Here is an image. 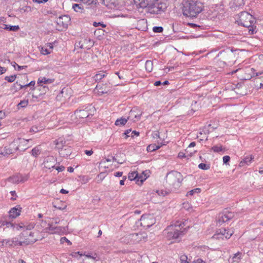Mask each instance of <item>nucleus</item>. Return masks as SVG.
Wrapping results in <instances>:
<instances>
[{
  "mask_svg": "<svg viewBox=\"0 0 263 263\" xmlns=\"http://www.w3.org/2000/svg\"><path fill=\"white\" fill-rule=\"evenodd\" d=\"M182 9L184 15L196 17L203 10V5L198 1H186L183 3Z\"/></svg>",
  "mask_w": 263,
  "mask_h": 263,
  "instance_id": "obj_1",
  "label": "nucleus"
},
{
  "mask_svg": "<svg viewBox=\"0 0 263 263\" xmlns=\"http://www.w3.org/2000/svg\"><path fill=\"white\" fill-rule=\"evenodd\" d=\"M183 176L177 171H172L165 177V186L172 191H177L181 185Z\"/></svg>",
  "mask_w": 263,
  "mask_h": 263,
  "instance_id": "obj_2",
  "label": "nucleus"
},
{
  "mask_svg": "<svg viewBox=\"0 0 263 263\" xmlns=\"http://www.w3.org/2000/svg\"><path fill=\"white\" fill-rule=\"evenodd\" d=\"M182 225L184 226V223H179L176 222L175 224L171 225L167 227L165 231H167L166 237L170 240H175L178 238L181 235H183L182 231Z\"/></svg>",
  "mask_w": 263,
  "mask_h": 263,
  "instance_id": "obj_3",
  "label": "nucleus"
},
{
  "mask_svg": "<svg viewBox=\"0 0 263 263\" xmlns=\"http://www.w3.org/2000/svg\"><path fill=\"white\" fill-rule=\"evenodd\" d=\"M150 4L145 9L148 13L153 14H161L167 8V5L163 0H156Z\"/></svg>",
  "mask_w": 263,
  "mask_h": 263,
  "instance_id": "obj_4",
  "label": "nucleus"
},
{
  "mask_svg": "<svg viewBox=\"0 0 263 263\" xmlns=\"http://www.w3.org/2000/svg\"><path fill=\"white\" fill-rule=\"evenodd\" d=\"M36 241L35 239L25 238L24 241H18L17 238H13L12 239H4L1 242L2 246L4 247H14L17 245L23 246L33 243Z\"/></svg>",
  "mask_w": 263,
  "mask_h": 263,
  "instance_id": "obj_5",
  "label": "nucleus"
},
{
  "mask_svg": "<svg viewBox=\"0 0 263 263\" xmlns=\"http://www.w3.org/2000/svg\"><path fill=\"white\" fill-rule=\"evenodd\" d=\"M255 22V18L249 13L243 11L239 14V19L238 21V24L246 28H249Z\"/></svg>",
  "mask_w": 263,
  "mask_h": 263,
  "instance_id": "obj_6",
  "label": "nucleus"
},
{
  "mask_svg": "<svg viewBox=\"0 0 263 263\" xmlns=\"http://www.w3.org/2000/svg\"><path fill=\"white\" fill-rule=\"evenodd\" d=\"M95 111V107L90 105L86 107L85 109L76 110L74 115L77 118L80 120V122H81L85 119L88 118L90 116H92Z\"/></svg>",
  "mask_w": 263,
  "mask_h": 263,
  "instance_id": "obj_7",
  "label": "nucleus"
},
{
  "mask_svg": "<svg viewBox=\"0 0 263 263\" xmlns=\"http://www.w3.org/2000/svg\"><path fill=\"white\" fill-rule=\"evenodd\" d=\"M234 233V231L232 230H227L224 228H221L217 230L215 234L213 236V238L216 239L220 238L223 239L224 237L226 239H229L231 236Z\"/></svg>",
  "mask_w": 263,
  "mask_h": 263,
  "instance_id": "obj_8",
  "label": "nucleus"
},
{
  "mask_svg": "<svg viewBox=\"0 0 263 263\" xmlns=\"http://www.w3.org/2000/svg\"><path fill=\"white\" fill-rule=\"evenodd\" d=\"M155 222V219L151 215H143L140 218V225L144 229L149 228Z\"/></svg>",
  "mask_w": 263,
  "mask_h": 263,
  "instance_id": "obj_9",
  "label": "nucleus"
},
{
  "mask_svg": "<svg viewBox=\"0 0 263 263\" xmlns=\"http://www.w3.org/2000/svg\"><path fill=\"white\" fill-rule=\"evenodd\" d=\"M29 141V140H26L23 138H17L15 140L8 146L12 149V152L14 153L15 152L19 149V147L21 145H24Z\"/></svg>",
  "mask_w": 263,
  "mask_h": 263,
  "instance_id": "obj_10",
  "label": "nucleus"
},
{
  "mask_svg": "<svg viewBox=\"0 0 263 263\" xmlns=\"http://www.w3.org/2000/svg\"><path fill=\"white\" fill-rule=\"evenodd\" d=\"M54 79H47L45 77H40L37 80V84H39V86L37 87H39V89L40 90H42V92L43 93H45L47 90H48V88L46 86H43L42 84H50L53 82Z\"/></svg>",
  "mask_w": 263,
  "mask_h": 263,
  "instance_id": "obj_11",
  "label": "nucleus"
},
{
  "mask_svg": "<svg viewBox=\"0 0 263 263\" xmlns=\"http://www.w3.org/2000/svg\"><path fill=\"white\" fill-rule=\"evenodd\" d=\"M55 158L53 156H49L45 158L43 165L44 167L49 170L51 168H54L55 167Z\"/></svg>",
  "mask_w": 263,
  "mask_h": 263,
  "instance_id": "obj_12",
  "label": "nucleus"
},
{
  "mask_svg": "<svg viewBox=\"0 0 263 263\" xmlns=\"http://www.w3.org/2000/svg\"><path fill=\"white\" fill-rule=\"evenodd\" d=\"M233 216L232 213L229 212L228 213H222L220 214L218 216V219L217 220V223L219 224L226 222L230 220Z\"/></svg>",
  "mask_w": 263,
  "mask_h": 263,
  "instance_id": "obj_13",
  "label": "nucleus"
},
{
  "mask_svg": "<svg viewBox=\"0 0 263 263\" xmlns=\"http://www.w3.org/2000/svg\"><path fill=\"white\" fill-rule=\"evenodd\" d=\"M70 21V18L69 16L63 15L57 18V23L59 25L62 26L63 28H66Z\"/></svg>",
  "mask_w": 263,
  "mask_h": 263,
  "instance_id": "obj_14",
  "label": "nucleus"
},
{
  "mask_svg": "<svg viewBox=\"0 0 263 263\" xmlns=\"http://www.w3.org/2000/svg\"><path fill=\"white\" fill-rule=\"evenodd\" d=\"M93 44L90 39H83L78 43V47L82 49H89Z\"/></svg>",
  "mask_w": 263,
  "mask_h": 263,
  "instance_id": "obj_15",
  "label": "nucleus"
},
{
  "mask_svg": "<svg viewBox=\"0 0 263 263\" xmlns=\"http://www.w3.org/2000/svg\"><path fill=\"white\" fill-rule=\"evenodd\" d=\"M34 223H31L29 224H25L24 223H21L18 225V227H17V229L19 230L20 229H25L26 231H24L20 235V237H26L28 234L27 230H31L33 229L34 227Z\"/></svg>",
  "mask_w": 263,
  "mask_h": 263,
  "instance_id": "obj_16",
  "label": "nucleus"
},
{
  "mask_svg": "<svg viewBox=\"0 0 263 263\" xmlns=\"http://www.w3.org/2000/svg\"><path fill=\"white\" fill-rule=\"evenodd\" d=\"M218 55L221 56L225 60L229 61L233 58L234 54L232 50L227 49L219 52Z\"/></svg>",
  "mask_w": 263,
  "mask_h": 263,
  "instance_id": "obj_17",
  "label": "nucleus"
},
{
  "mask_svg": "<svg viewBox=\"0 0 263 263\" xmlns=\"http://www.w3.org/2000/svg\"><path fill=\"white\" fill-rule=\"evenodd\" d=\"M60 155L62 157H67L72 153V149L70 146H67L61 151H59Z\"/></svg>",
  "mask_w": 263,
  "mask_h": 263,
  "instance_id": "obj_18",
  "label": "nucleus"
},
{
  "mask_svg": "<svg viewBox=\"0 0 263 263\" xmlns=\"http://www.w3.org/2000/svg\"><path fill=\"white\" fill-rule=\"evenodd\" d=\"M56 148L59 150V151H61L62 150L65 146H67L66 145V141L64 140L62 138H59L54 141Z\"/></svg>",
  "mask_w": 263,
  "mask_h": 263,
  "instance_id": "obj_19",
  "label": "nucleus"
},
{
  "mask_svg": "<svg viewBox=\"0 0 263 263\" xmlns=\"http://www.w3.org/2000/svg\"><path fill=\"white\" fill-rule=\"evenodd\" d=\"M131 116H134L135 119L139 120L142 114L141 111L138 107H134L130 112Z\"/></svg>",
  "mask_w": 263,
  "mask_h": 263,
  "instance_id": "obj_20",
  "label": "nucleus"
},
{
  "mask_svg": "<svg viewBox=\"0 0 263 263\" xmlns=\"http://www.w3.org/2000/svg\"><path fill=\"white\" fill-rule=\"evenodd\" d=\"M60 222V219L58 218H55L52 219V221L51 223L49 224V229L51 230H55L57 232L60 230V227H55L53 226V224H58Z\"/></svg>",
  "mask_w": 263,
  "mask_h": 263,
  "instance_id": "obj_21",
  "label": "nucleus"
},
{
  "mask_svg": "<svg viewBox=\"0 0 263 263\" xmlns=\"http://www.w3.org/2000/svg\"><path fill=\"white\" fill-rule=\"evenodd\" d=\"M21 210L17 208H13L11 209L9 212L10 217L12 218H16L17 216L20 215Z\"/></svg>",
  "mask_w": 263,
  "mask_h": 263,
  "instance_id": "obj_22",
  "label": "nucleus"
},
{
  "mask_svg": "<svg viewBox=\"0 0 263 263\" xmlns=\"http://www.w3.org/2000/svg\"><path fill=\"white\" fill-rule=\"evenodd\" d=\"M133 237L138 241H142V239H146L147 238V235L143 233H135L133 235Z\"/></svg>",
  "mask_w": 263,
  "mask_h": 263,
  "instance_id": "obj_23",
  "label": "nucleus"
},
{
  "mask_svg": "<svg viewBox=\"0 0 263 263\" xmlns=\"http://www.w3.org/2000/svg\"><path fill=\"white\" fill-rule=\"evenodd\" d=\"M252 159H253V158H252V156L245 157L240 162L239 166H244L245 164L249 165L251 163Z\"/></svg>",
  "mask_w": 263,
  "mask_h": 263,
  "instance_id": "obj_24",
  "label": "nucleus"
},
{
  "mask_svg": "<svg viewBox=\"0 0 263 263\" xmlns=\"http://www.w3.org/2000/svg\"><path fill=\"white\" fill-rule=\"evenodd\" d=\"M3 26H4V28H3L4 29L9 31H17L20 29V27L18 25L10 26L6 24H3Z\"/></svg>",
  "mask_w": 263,
  "mask_h": 263,
  "instance_id": "obj_25",
  "label": "nucleus"
},
{
  "mask_svg": "<svg viewBox=\"0 0 263 263\" xmlns=\"http://www.w3.org/2000/svg\"><path fill=\"white\" fill-rule=\"evenodd\" d=\"M147 178V174L145 173V172H143L142 174L141 175H138V178L137 180V183L139 184L140 183L139 182H140V184H141Z\"/></svg>",
  "mask_w": 263,
  "mask_h": 263,
  "instance_id": "obj_26",
  "label": "nucleus"
},
{
  "mask_svg": "<svg viewBox=\"0 0 263 263\" xmlns=\"http://www.w3.org/2000/svg\"><path fill=\"white\" fill-rule=\"evenodd\" d=\"M72 9L77 12L82 13L84 11V7L81 4H74L72 5Z\"/></svg>",
  "mask_w": 263,
  "mask_h": 263,
  "instance_id": "obj_27",
  "label": "nucleus"
},
{
  "mask_svg": "<svg viewBox=\"0 0 263 263\" xmlns=\"http://www.w3.org/2000/svg\"><path fill=\"white\" fill-rule=\"evenodd\" d=\"M41 151V149L40 146H37L32 149L31 155L33 156L36 157L40 154Z\"/></svg>",
  "mask_w": 263,
  "mask_h": 263,
  "instance_id": "obj_28",
  "label": "nucleus"
},
{
  "mask_svg": "<svg viewBox=\"0 0 263 263\" xmlns=\"http://www.w3.org/2000/svg\"><path fill=\"white\" fill-rule=\"evenodd\" d=\"M127 119H125L124 118H121L120 119H118L115 122V125L117 126H121L125 125L128 120Z\"/></svg>",
  "mask_w": 263,
  "mask_h": 263,
  "instance_id": "obj_29",
  "label": "nucleus"
},
{
  "mask_svg": "<svg viewBox=\"0 0 263 263\" xmlns=\"http://www.w3.org/2000/svg\"><path fill=\"white\" fill-rule=\"evenodd\" d=\"M8 181L13 183H17L20 181V176L15 175L9 177L7 179Z\"/></svg>",
  "mask_w": 263,
  "mask_h": 263,
  "instance_id": "obj_30",
  "label": "nucleus"
},
{
  "mask_svg": "<svg viewBox=\"0 0 263 263\" xmlns=\"http://www.w3.org/2000/svg\"><path fill=\"white\" fill-rule=\"evenodd\" d=\"M160 147V146L159 145H157L156 144H152L147 147V151L149 152H152L158 149Z\"/></svg>",
  "mask_w": 263,
  "mask_h": 263,
  "instance_id": "obj_31",
  "label": "nucleus"
},
{
  "mask_svg": "<svg viewBox=\"0 0 263 263\" xmlns=\"http://www.w3.org/2000/svg\"><path fill=\"white\" fill-rule=\"evenodd\" d=\"M138 173L136 172L129 173L128 178L130 180H135L137 182Z\"/></svg>",
  "mask_w": 263,
  "mask_h": 263,
  "instance_id": "obj_32",
  "label": "nucleus"
},
{
  "mask_svg": "<svg viewBox=\"0 0 263 263\" xmlns=\"http://www.w3.org/2000/svg\"><path fill=\"white\" fill-rule=\"evenodd\" d=\"M145 69L148 72H151L153 70V62L152 61L147 60L145 63Z\"/></svg>",
  "mask_w": 263,
  "mask_h": 263,
  "instance_id": "obj_33",
  "label": "nucleus"
},
{
  "mask_svg": "<svg viewBox=\"0 0 263 263\" xmlns=\"http://www.w3.org/2000/svg\"><path fill=\"white\" fill-rule=\"evenodd\" d=\"M212 149L216 153H219L222 151H225V148H223L221 145H215L212 147Z\"/></svg>",
  "mask_w": 263,
  "mask_h": 263,
  "instance_id": "obj_34",
  "label": "nucleus"
},
{
  "mask_svg": "<svg viewBox=\"0 0 263 263\" xmlns=\"http://www.w3.org/2000/svg\"><path fill=\"white\" fill-rule=\"evenodd\" d=\"M105 77V74L104 72H101L99 73L96 74L95 77V80L96 81H100Z\"/></svg>",
  "mask_w": 263,
  "mask_h": 263,
  "instance_id": "obj_35",
  "label": "nucleus"
},
{
  "mask_svg": "<svg viewBox=\"0 0 263 263\" xmlns=\"http://www.w3.org/2000/svg\"><path fill=\"white\" fill-rule=\"evenodd\" d=\"M28 104V100H23L21 101L17 105L18 108H24L27 106Z\"/></svg>",
  "mask_w": 263,
  "mask_h": 263,
  "instance_id": "obj_36",
  "label": "nucleus"
},
{
  "mask_svg": "<svg viewBox=\"0 0 263 263\" xmlns=\"http://www.w3.org/2000/svg\"><path fill=\"white\" fill-rule=\"evenodd\" d=\"M16 78V75H11L10 76H6L5 78V80L7 81L9 83L13 82Z\"/></svg>",
  "mask_w": 263,
  "mask_h": 263,
  "instance_id": "obj_37",
  "label": "nucleus"
},
{
  "mask_svg": "<svg viewBox=\"0 0 263 263\" xmlns=\"http://www.w3.org/2000/svg\"><path fill=\"white\" fill-rule=\"evenodd\" d=\"M248 29L250 34H253L256 32V26H254V24H252V25L250 26Z\"/></svg>",
  "mask_w": 263,
  "mask_h": 263,
  "instance_id": "obj_38",
  "label": "nucleus"
},
{
  "mask_svg": "<svg viewBox=\"0 0 263 263\" xmlns=\"http://www.w3.org/2000/svg\"><path fill=\"white\" fill-rule=\"evenodd\" d=\"M52 49V47L50 46V48L48 49L46 48L42 47L41 49V52L42 54L44 55H47L49 54L51 52V49Z\"/></svg>",
  "mask_w": 263,
  "mask_h": 263,
  "instance_id": "obj_39",
  "label": "nucleus"
},
{
  "mask_svg": "<svg viewBox=\"0 0 263 263\" xmlns=\"http://www.w3.org/2000/svg\"><path fill=\"white\" fill-rule=\"evenodd\" d=\"M200 192H201V189H199V188H196L195 189L192 190L190 191L189 192H188L186 195L187 196H189V195L192 196L195 193H199Z\"/></svg>",
  "mask_w": 263,
  "mask_h": 263,
  "instance_id": "obj_40",
  "label": "nucleus"
},
{
  "mask_svg": "<svg viewBox=\"0 0 263 263\" xmlns=\"http://www.w3.org/2000/svg\"><path fill=\"white\" fill-rule=\"evenodd\" d=\"M96 89L98 90V93L99 95H103L104 93H106L107 92V91L105 89L103 90V89L102 88V87H99V85H97Z\"/></svg>",
  "mask_w": 263,
  "mask_h": 263,
  "instance_id": "obj_41",
  "label": "nucleus"
},
{
  "mask_svg": "<svg viewBox=\"0 0 263 263\" xmlns=\"http://www.w3.org/2000/svg\"><path fill=\"white\" fill-rule=\"evenodd\" d=\"M180 263H189L187 256L185 255H181L180 257Z\"/></svg>",
  "mask_w": 263,
  "mask_h": 263,
  "instance_id": "obj_42",
  "label": "nucleus"
},
{
  "mask_svg": "<svg viewBox=\"0 0 263 263\" xmlns=\"http://www.w3.org/2000/svg\"><path fill=\"white\" fill-rule=\"evenodd\" d=\"M241 255V253L238 252L237 253H235L233 257V259H234V261H238L240 259Z\"/></svg>",
  "mask_w": 263,
  "mask_h": 263,
  "instance_id": "obj_43",
  "label": "nucleus"
},
{
  "mask_svg": "<svg viewBox=\"0 0 263 263\" xmlns=\"http://www.w3.org/2000/svg\"><path fill=\"white\" fill-rule=\"evenodd\" d=\"M153 30L155 33H160L163 31V28L160 26H155L153 27Z\"/></svg>",
  "mask_w": 263,
  "mask_h": 263,
  "instance_id": "obj_44",
  "label": "nucleus"
},
{
  "mask_svg": "<svg viewBox=\"0 0 263 263\" xmlns=\"http://www.w3.org/2000/svg\"><path fill=\"white\" fill-rule=\"evenodd\" d=\"M198 167L199 168L203 170H207L210 168V166L209 165H207L206 164L203 163L199 164Z\"/></svg>",
  "mask_w": 263,
  "mask_h": 263,
  "instance_id": "obj_45",
  "label": "nucleus"
},
{
  "mask_svg": "<svg viewBox=\"0 0 263 263\" xmlns=\"http://www.w3.org/2000/svg\"><path fill=\"white\" fill-rule=\"evenodd\" d=\"M97 0H81V2H82L84 4H87L88 5H90L91 4H93L95 2V4H96Z\"/></svg>",
  "mask_w": 263,
  "mask_h": 263,
  "instance_id": "obj_46",
  "label": "nucleus"
},
{
  "mask_svg": "<svg viewBox=\"0 0 263 263\" xmlns=\"http://www.w3.org/2000/svg\"><path fill=\"white\" fill-rule=\"evenodd\" d=\"M4 149L5 151V154L7 155L8 156L11 154H13V152H12V149L10 148L9 146H5L4 147Z\"/></svg>",
  "mask_w": 263,
  "mask_h": 263,
  "instance_id": "obj_47",
  "label": "nucleus"
},
{
  "mask_svg": "<svg viewBox=\"0 0 263 263\" xmlns=\"http://www.w3.org/2000/svg\"><path fill=\"white\" fill-rule=\"evenodd\" d=\"M60 241L62 243H64V242H67L68 245H71V242L65 237H62L61 238Z\"/></svg>",
  "mask_w": 263,
  "mask_h": 263,
  "instance_id": "obj_48",
  "label": "nucleus"
},
{
  "mask_svg": "<svg viewBox=\"0 0 263 263\" xmlns=\"http://www.w3.org/2000/svg\"><path fill=\"white\" fill-rule=\"evenodd\" d=\"M230 160V157L229 156H224L223 157V162L224 164H227Z\"/></svg>",
  "mask_w": 263,
  "mask_h": 263,
  "instance_id": "obj_49",
  "label": "nucleus"
},
{
  "mask_svg": "<svg viewBox=\"0 0 263 263\" xmlns=\"http://www.w3.org/2000/svg\"><path fill=\"white\" fill-rule=\"evenodd\" d=\"M93 26L95 27H97V26H101L103 28H105L106 27V25L104 24L103 23H101V22H94L93 23Z\"/></svg>",
  "mask_w": 263,
  "mask_h": 263,
  "instance_id": "obj_50",
  "label": "nucleus"
},
{
  "mask_svg": "<svg viewBox=\"0 0 263 263\" xmlns=\"http://www.w3.org/2000/svg\"><path fill=\"white\" fill-rule=\"evenodd\" d=\"M39 131H40V129L38 128V127L36 126H32L30 129V132L36 133Z\"/></svg>",
  "mask_w": 263,
  "mask_h": 263,
  "instance_id": "obj_51",
  "label": "nucleus"
},
{
  "mask_svg": "<svg viewBox=\"0 0 263 263\" xmlns=\"http://www.w3.org/2000/svg\"><path fill=\"white\" fill-rule=\"evenodd\" d=\"M33 2L37 4H44L48 1V0H32Z\"/></svg>",
  "mask_w": 263,
  "mask_h": 263,
  "instance_id": "obj_52",
  "label": "nucleus"
},
{
  "mask_svg": "<svg viewBox=\"0 0 263 263\" xmlns=\"http://www.w3.org/2000/svg\"><path fill=\"white\" fill-rule=\"evenodd\" d=\"M5 151L4 149V148L0 149V158H1L2 157H7L8 156L7 155L5 154Z\"/></svg>",
  "mask_w": 263,
  "mask_h": 263,
  "instance_id": "obj_53",
  "label": "nucleus"
},
{
  "mask_svg": "<svg viewBox=\"0 0 263 263\" xmlns=\"http://www.w3.org/2000/svg\"><path fill=\"white\" fill-rule=\"evenodd\" d=\"M28 179V178L26 176H20V181L19 182H24L26 181Z\"/></svg>",
  "mask_w": 263,
  "mask_h": 263,
  "instance_id": "obj_54",
  "label": "nucleus"
},
{
  "mask_svg": "<svg viewBox=\"0 0 263 263\" xmlns=\"http://www.w3.org/2000/svg\"><path fill=\"white\" fill-rule=\"evenodd\" d=\"M130 132H131L130 129H127L124 132V133L123 134L124 135H125V138H127V137H129L130 136V135H128Z\"/></svg>",
  "mask_w": 263,
  "mask_h": 263,
  "instance_id": "obj_55",
  "label": "nucleus"
},
{
  "mask_svg": "<svg viewBox=\"0 0 263 263\" xmlns=\"http://www.w3.org/2000/svg\"><path fill=\"white\" fill-rule=\"evenodd\" d=\"M55 169L59 172H62L65 169V167L63 166H58V167H55Z\"/></svg>",
  "mask_w": 263,
  "mask_h": 263,
  "instance_id": "obj_56",
  "label": "nucleus"
},
{
  "mask_svg": "<svg viewBox=\"0 0 263 263\" xmlns=\"http://www.w3.org/2000/svg\"><path fill=\"white\" fill-rule=\"evenodd\" d=\"M139 135V132H138L136 130H133L132 132V133H131L130 136L133 138V137H134L135 136H138Z\"/></svg>",
  "mask_w": 263,
  "mask_h": 263,
  "instance_id": "obj_57",
  "label": "nucleus"
},
{
  "mask_svg": "<svg viewBox=\"0 0 263 263\" xmlns=\"http://www.w3.org/2000/svg\"><path fill=\"white\" fill-rule=\"evenodd\" d=\"M84 153L87 155L90 156L93 154V151L91 149V150H85L84 151Z\"/></svg>",
  "mask_w": 263,
  "mask_h": 263,
  "instance_id": "obj_58",
  "label": "nucleus"
},
{
  "mask_svg": "<svg viewBox=\"0 0 263 263\" xmlns=\"http://www.w3.org/2000/svg\"><path fill=\"white\" fill-rule=\"evenodd\" d=\"M53 206H54L55 208L57 209H59V210H64V209H66V206H66V205H65L63 207V206H58V205H53Z\"/></svg>",
  "mask_w": 263,
  "mask_h": 263,
  "instance_id": "obj_59",
  "label": "nucleus"
},
{
  "mask_svg": "<svg viewBox=\"0 0 263 263\" xmlns=\"http://www.w3.org/2000/svg\"><path fill=\"white\" fill-rule=\"evenodd\" d=\"M6 71V69L5 67L0 66V74L4 73Z\"/></svg>",
  "mask_w": 263,
  "mask_h": 263,
  "instance_id": "obj_60",
  "label": "nucleus"
},
{
  "mask_svg": "<svg viewBox=\"0 0 263 263\" xmlns=\"http://www.w3.org/2000/svg\"><path fill=\"white\" fill-rule=\"evenodd\" d=\"M98 177L100 178V180H98V182H100L103 179V178L105 177V176L104 174H99L98 175Z\"/></svg>",
  "mask_w": 263,
  "mask_h": 263,
  "instance_id": "obj_61",
  "label": "nucleus"
},
{
  "mask_svg": "<svg viewBox=\"0 0 263 263\" xmlns=\"http://www.w3.org/2000/svg\"><path fill=\"white\" fill-rule=\"evenodd\" d=\"M183 206L184 208L186 209L187 210H189L190 205L188 203H184L183 204Z\"/></svg>",
  "mask_w": 263,
  "mask_h": 263,
  "instance_id": "obj_62",
  "label": "nucleus"
},
{
  "mask_svg": "<svg viewBox=\"0 0 263 263\" xmlns=\"http://www.w3.org/2000/svg\"><path fill=\"white\" fill-rule=\"evenodd\" d=\"M193 263H205L201 259L198 258L197 260L194 261Z\"/></svg>",
  "mask_w": 263,
  "mask_h": 263,
  "instance_id": "obj_63",
  "label": "nucleus"
},
{
  "mask_svg": "<svg viewBox=\"0 0 263 263\" xmlns=\"http://www.w3.org/2000/svg\"><path fill=\"white\" fill-rule=\"evenodd\" d=\"M178 157L179 158H185L186 157V155L185 154L183 153V152H180L179 154H178Z\"/></svg>",
  "mask_w": 263,
  "mask_h": 263,
  "instance_id": "obj_64",
  "label": "nucleus"
}]
</instances>
